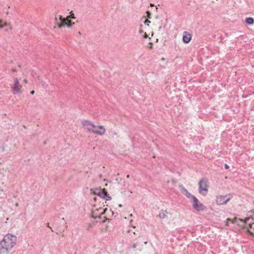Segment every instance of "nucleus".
<instances>
[{"label":"nucleus","mask_w":254,"mask_h":254,"mask_svg":"<svg viewBox=\"0 0 254 254\" xmlns=\"http://www.w3.org/2000/svg\"><path fill=\"white\" fill-rule=\"evenodd\" d=\"M17 242V237L11 234H6L0 242V254H8Z\"/></svg>","instance_id":"nucleus-1"},{"label":"nucleus","mask_w":254,"mask_h":254,"mask_svg":"<svg viewBox=\"0 0 254 254\" xmlns=\"http://www.w3.org/2000/svg\"><path fill=\"white\" fill-rule=\"evenodd\" d=\"M179 189L181 192L186 195L187 197L189 198L192 203L193 208L197 211H202L204 210L205 206L200 202L198 199L194 195L190 193L188 190L185 189L183 185L179 186Z\"/></svg>","instance_id":"nucleus-2"},{"label":"nucleus","mask_w":254,"mask_h":254,"mask_svg":"<svg viewBox=\"0 0 254 254\" xmlns=\"http://www.w3.org/2000/svg\"><path fill=\"white\" fill-rule=\"evenodd\" d=\"M82 125L86 127L89 131L98 135H103L106 131L105 128L103 126H96L88 120L83 121Z\"/></svg>","instance_id":"nucleus-3"},{"label":"nucleus","mask_w":254,"mask_h":254,"mask_svg":"<svg viewBox=\"0 0 254 254\" xmlns=\"http://www.w3.org/2000/svg\"><path fill=\"white\" fill-rule=\"evenodd\" d=\"M208 180L206 179H201L198 183L199 185V192L202 195L205 196L208 192Z\"/></svg>","instance_id":"nucleus-4"},{"label":"nucleus","mask_w":254,"mask_h":254,"mask_svg":"<svg viewBox=\"0 0 254 254\" xmlns=\"http://www.w3.org/2000/svg\"><path fill=\"white\" fill-rule=\"evenodd\" d=\"M107 210V208H105V209H103V211L99 213L98 211H96L95 207L92 210V217L95 219H97V222H101L102 223L105 222L106 220H101L102 216L104 214L106 211Z\"/></svg>","instance_id":"nucleus-5"},{"label":"nucleus","mask_w":254,"mask_h":254,"mask_svg":"<svg viewBox=\"0 0 254 254\" xmlns=\"http://www.w3.org/2000/svg\"><path fill=\"white\" fill-rule=\"evenodd\" d=\"M231 198L230 194L225 195H220L217 197L216 202L218 205H223L226 204Z\"/></svg>","instance_id":"nucleus-6"},{"label":"nucleus","mask_w":254,"mask_h":254,"mask_svg":"<svg viewBox=\"0 0 254 254\" xmlns=\"http://www.w3.org/2000/svg\"><path fill=\"white\" fill-rule=\"evenodd\" d=\"M22 86L20 84L19 80L15 78L14 80V84L11 86L12 90L14 94H17L21 92Z\"/></svg>","instance_id":"nucleus-7"},{"label":"nucleus","mask_w":254,"mask_h":254,"mask_svg":"<svg viewBox=\"0 0 254 254\" xmlns=\"http://www.w3.org/2000/svg\"><path fill=\"white\" fill-rule=\"evenodd\" d=\"M191 39V35L189 33L185 31L184 32V35L183 36V41L185 43H189Z\"/></svg>","instance_id":"nucleus-8"},{"label":"nucleus","mask_w":254,"mask_h":254,"mask_svg":"<svg viewBox=\"0 0 254 254\" xmlns=\"http://www.w3.org/2000/svg\"><path fill=\"white\" fill-rule=\"evenodd\" d=\"M248 220H249L248 218H247L245 220H243V219L237 218H235L233 220H231V219H228V221H231V222L233 224H236V223H237L238 222V221H241L243 223L244 225H245L247 223V221Z\"/></svg>","instance_id":"nucleus-9"},{"label":"nucleus","mask_w":254,"mask_h":254,"mask_svg":"<svg viewBox=\"0 0 254 254\" xmlns=\"http://www.w3.org/2000/svg\"><path fill=\"white\" fill-rule=\"evenodd\" d=\"M168 212L166 210H161L159 212V214L157 215V217H158L161 219H164L167 217Z\"/></svg>","instance_id":"nucleus-10"},{"label":"nucleus","mask_w":254,"mask_h":254,"mask_svg":"<svg viewBox=\"0 0 254 254\" xmlns=\"http://www.w3.org/2000/svg\"><path fill=\"white\" fill-rule=\"evenodd\" d=\"M70 14L69 15L66 16V21H68L69 23L70 24H71L72 25V26L73 24H74V22L72 23L71 22V19H75V17L74 16V14L72 13V11L70 12Z\"/></svg>","instance_id":"nucleus-11"},{"label":"nucleus","mask_w":254,"mask_h":254,"mask_svg":"<svg viewBox=\"0 0 254 254\" xmlns=\"http://www.w3.org/2000/svg\"><path fill=\"white\" fill-rule=\"evenodd\" d=\"M107 191L105 189H100V191L98 192V196L100 197L104 198L106 196H107Z\"/></svg>","instance_id":"nucleus-12"},{"label":"nucleus","mask_w":254,"mask_h":254,"mask_svg":"<svg viewBox=\"0 0 254 254\" xmlns=\"http://www.w3.org/2000/svg\"><path fill=\"white\" fill-rule=\"evenodd\" d=\"M58 24L60 28H62L64 26H67L68 27H71L72 26V25L70 24L68 21H63V22H61V23H58Z\"/></svg>","instance_id":"nucleus-13"},{"label":"nucleus","mask_w":254,"mask_h":254,"mask_svg":"<svg viewBox=\"0 0 254 254\" xmlns=\"http://www.w3.org/2000/svg\"><path fill=\"white\" fill-rule=\"evenodd\" d=\"M245 22L248 25H252L254 23V19L252 17H248L246 18Z\"/></svg>","instance_id":"nucleus-14"},{"label":"nucleus","mask_w":254,"mask_h":254,"mask_svg":"<svg viewBox=\"0 0 254 254\" xmlns=\"http://www.w3.org/2000/svg\"><path fill=\"white\" fill-rule=\"evenodd\" d=\"M138 245L139 246V250L141 251L142 248V247H143V245L142 244L140 245V243H136L133 244V245L131 246V248L134 249V248H136V247Z\"/></svg>","instance_id":"nucleus-15"},{"label":"nucleus","mask_w":254,"mask_h":254,"mask_svg":"<svg viewBox=\"0 0 254 254\" xmlns=\"http://www.w3.org/2000/svg\"><path fill=\"white\" fill-rule=\"evenodd\" d=\"M58 17H59V20L61 22H63V21H66V17L65 18L63 17L62 15H58V16L56 17V20H58Z\"/></svg>","instance_id":"nucleus-16"},{"label":"nucleus","mask_w":254,"mask_h":254,"mask_svg":"<svg viewBox=\"0 0 254 254\" xmlns=\"http://www.w3.org/2000/svg\"><path fill=\"white\" fill-rule=\"evenodd\" d=\"M106 200H110L112 199V197L109 194H108V192L107 193V196L104 198Z\"/></svg>","instance_id":"nucleus-17"},{"label":"nucleus","mask_w":254,"mask_h":254,"mask_svg":"<svg viewBox=\"0 0 254 254\" xmlns=\"http://www.w3.org/2000/svg\"><path fill=\"white\" fill-rule=\"evenodd\" d=\"M100 189H95L94 191L93 192V193L94 194H96V195H98V192L100 191Z\"/></svg>","instance_id":"nucleus-18"},{"label":"nucleus","mask_w":254,"mask_h":254,"mask_svg":"<svg viewBox=\"0 0 254 254\" xmlns=\"http://www.w3.org/2000/svg\"><path fill=\"white\" fill-rule=\"evenodd\" d=\"M95 209H96V211H98L99 213H100L101 212L103 211V209H105V208L99 207V208H95Z\"/></svg>","instance_id":"nucleus-19"},{"label":"nucleus","mask_w":254,"mask_h":254,"mask_svg":"<svg viewBox=\"0 0 254 254\" xmlns=\"http://www.w3.org/2000/svg\"><path fill=\"white\" fill-rule=\"evenodd\" d=\"M146 14H147V17L148 18H151V13L150 12V11H147L146 12Z\"/></svg>","instance_id":"nucleus-20"},{"label":"nucleus","mask_w":254,"mask_h":254,"mask_svg":"<svg viewBox=\"0 0 254 254\" xmlns=\"http://www.w3.org/2000/svg\"><path fill=\"white\" fill-rule=\"evenodd\" d=\"M133 233L134 235H136V236H138V237H140V233H139L138 231H136V232L134 231V232H133Z\"/></svg>","instance_id":"nucleus-21"},{"label":"nucleus","mask_w":254,"mask_h":254,"mask_svg":"<svg viewBox=\"0 0 254 254\" xmlns=\"http://www.w3.org/2000/svg\"><path fill=\"white\" fill-rule=\"evenodd\" d=\"M150 21H149V20H146L144 21L145 24L147 25H149V23H150Z\"/></svg>","instance_id":"nucleus-22"},{"label":"nucleus","mask_w":254,"mask_h":254,"mask_svg":"<svg viewBox=\"0 0 254 254\" xmlns=\"http://www.w3.org/2000/svg\"><path fill=\"white\" fill-rule=\"evenodd\" d=\"M225 169H228L229 168V166L228 165L226 164H225Z\"/></svg>","instance_id":"nucleus-23"},{"label":"nucleus","mask_w":254,"mask_h":254,"mask_svg":"<svg viewBox=\"0 0 254 254\" xmlns=\"http://www.w3.org/2000/svg\"><path fill=\"white\" fill-rule=\"evenodd\" d=\"M148 37V35L146 33H145L144 35V38H147Z\"/></svg>","instance_id":"nucleus-24"},{"label":"nucleus","mask_w":254,"mask_h":254,"mask_svg":"<svg viewBox=\"0 0 254 254\" xmlns=\"http://www.w3.org/2000/svg\"><path fill=\"white\" fill-rule=\"evenodd\" d=\"M249 212H251V213H253L254 214V209L251 210V211H250Z\"/></svg>","instance_id":"nucleus-25"},{"label":"nucleus","mask_w":254,"mask_h":254,"mask_svg":"<svg viewBox=\"0 0 254 254\" xmlns=\"http://www.w3.org/2000/svg\"><path fill=\"white\" fill-rule=\"evenodd\" d=\"M34 93H35V91H34V90L31 91V92H30V93H31V94H32V95H33V94H34Z\"/></svg>","instance_id":"nucleus-26"},{"label":"nucleus","mask_w":254,"mask_h":254,"mask_svg":"<svg viewBox=\"0 0 254 254\" xmlns=\"http://www.w3.org/2000/svg\"><path fill=\"white\" fill-rule=\"evenodd\" d=\"M0 22H1V20H0ZM3 25H0V28H3Z\"/></svg>","instance_id":"nucleus-27"},{"label":"nucleus","mask_w":254,"mask_h":254,"mask_svg":"<svg viewBox=\"0 0 254 254\" xmlns=\"http://www.w3.org/2000/svg\"><path fill=\"white\" fill-rule=\"evenodd\" d=\"M97 128H94V129H97V131H100V129H97Z\"/></svg>","instance_id":"nucleus-28"},{"label":"nucleus","mask_w":254,"mask_h":254,"mask_svg":"<svg viewBox=\"0 0 254 254\" xmlns=\"http://www.w3.org/2000/svg\"><path fill=\"white\" fill-rule=\"evenodd\" d=\"M150 5L152 6H154V5L153 3H150Z\"/></svg>","instance_id":"nucleus-29"},{"label":"nucleus","mask_w":254,"mask_h":254,"mask_svg":"<svg viewBox=\"0 0 254 254\" xmlns=\"http://www.w3.org/2000/svg\"><path fill=\"white\" fill-rule=\"evenodd\" d=\"M149 44L152 45V43L151 42H150L149 43Z\"/></svg>","instance_id":"nucleus-30"},{"label":"nucleus","mask_w":254,"mask_h":254,"mask_svg":"<svg viewBox=\"0 0 254 254\" xmlns=\"http://www.w3.org/2000/svg\"><path fill=\"white\" fill-rule=\"evenodd\" d=\"M25 82H27V80L26 79H24V80Z\"/></svg>","instance_id":"nucleus-31"},{"label":"nucleus","mask_w":254,"mask_h":254,"mask_svg":"<svg viewBox=\"0 0 254 254\" xmlns=\"http://www.w3.org/2000/svg\"><path fill=\"white\" fill-rule=\"evenodd\" d=\"M78 34H79V35H80V34H81L80 32H78Z\"/></svg>","instance_id":"nucleus-32"},{"label":"nucleus","mask_w":254,"mask_h":254,"mask_svg":"<svg viewBox=\"0 0 254 254\" xmlns=\"http://www.w3.org/2000/svg\"><path fill=\"white\" fill-rule=\"evenodd\" d=\"M13 71H14V72L16 71L15 69H13Z\"/></svg>","instance_id":"nucleus-33"},{"label":"nucleus","mask_w":254,"mask_h":254,"mask_svg":"<svg viewBox=\"0 0 254 254\" xmlns=\"http://www.w3.org/2000/svg\"><path fill=\"white\" fill-rule=\"evenodd\" d=\"M142 31L141 30H140V33H141Z\"/></svg>","instance_id":"nucleus-34"},{"label":"nucleus","mask_w":254,"mask_h":254,"mask_svg":"<svg viewBox=\"0 0 254 254\" xmlns=\"http://www.w3.org/2000/svg\"><path fill=\"white\" fill-rule=\"evenodd\" d=\"M119 206H120V207H122V205L121 204H120V205H119Z\"/></svg>","instance_id":"nucleus-35"},{"label":"nucleus","mask_w":254,"mask_h":254,"mask_svg":"<svg viewBox=\"0 0 254 254\" xmlns=\"http://www.w3.org/2000/svg\"><path fill=\"white\" fill-rule=\"evenodd\" d=\"M49 225V223H48V227H50Z\"/></svg>","instance_id":"nucleus-36"}]
</instances>
